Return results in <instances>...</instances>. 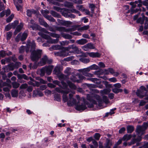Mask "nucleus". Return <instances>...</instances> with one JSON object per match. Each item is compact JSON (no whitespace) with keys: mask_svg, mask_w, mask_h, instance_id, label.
Instances as JSON below:
<instances>
[{"mask_svg":"<svg viewBox=\"0 0 148 148\" xmlns=\"http://www.w3.org/2000/svg\"><path fill=\"white\" fill-rule=\"evenodd\" d=\"M94 97L89 94L87 95V99L89 100L90 102L92 103L91 104L88 103V102L85 101V99H84V103H82L81 105H77L76 106L75 109L77 110H84L87 108L86 105H88V108H92L94 106V104H97L96 102L94 100Z\"/></svg>","mask_w":148,"mask_h":148,"instance_id":"nucleus-1","label":"nucleus"},{"mask_svg":"<svg viewBox=\"0 0 148 148\" xmlns=\"http://www.w3.org/2000/svg\"><path fill=\"white\" fill-rule=\"evenodd\" d=\"M71 91L70 89H68L67 90H65L64 92L63 93V100L64 102L67 101V104L69 106H71L74 105H76L77 102L75 99L72 98L73 94L70 93L69 94V100L67 97V94Z\"/></svg>","mask_w":148,"mask_h":148,"instance_id":"nucleus-2","label":"nucleus"},{"mask_svg":"<svg viewBox=\"0 0 148 148\" xmlns=\"http://www.w3.org/2000/svg\"><path fill=\"white\" fill-rule=\"evenodd\" d=\"M42 50L37 49L32 52L30 57L33 61H37L41 57Z\"/></svg>","mask_w":148,"mask_h":148,"instance_id":"nucleus-3","label":"nucleus"},{"mask_svg":"<svg viewBox=\"0 0 148 148\" xmlns=\"http://www.w3.org/2000/svg\"><path fill=\"white\" fill-rule=\"evenodd\" d=\"M36 44L34 40H32L31 42L29 40L27 41L25 51L28 53L29 51L32 52L35 50Z\"/></svg>","mask_w":148,"mask_h":148,"instance_id":"nucleus-4","label":"nucleus"},{"mask_svg":"<svg viewBox=\"0 0 148 148\" xmlns=\"http://www.w3.org/2000/svg\"><path fill=\"white\" fill-rule=\"evenodd\" d=\"M53 66H45L43 67L40 70V75L44 76L45 73L48 75H50L53 68Z\"/></svg>","mask_w":148,"mask_h":148,"instance_id":"nucleus-5","label":"nucleus"},{"mask_svg":"<svg viewBox=\"0 0 148 148\" xmlns=\"http://www.w3.org/2000/svg\"><path fill=\"white\" fill-rule=\"evenodd\" d=\"M52 62V59H49L47 56L45 55L42 57L40 62H38V64L39 66H42L45 65L46 64H51Z\"/></svg>","mask_w":148,"mask_h":148,"instance_id":"nucleus-6","label":"nucleus"},{"mask_svg":"<svg viewBox=\"0 0 148 148\" xmlns=\"http://www.w3.org/2000/svg\"><path fill=\"white\" fill-rule=\"evenodd\" d=\"M38 34L42 37V38L48 40L47 42L51 43H56L58 42L59 40L56 39H55L51 38L50 36L44 34L42 32H39Z\"/></svg>","mask_w":148,"mask_h":148,"instance_id":"nucleus-7","label":"nucleus"},{"mask_svg":"<svg viewBox=\"0 0 148 148\" xmlns=\"http://www.w3.org/2000/svg\"><path fill=\"white\" fill-rule=\"evenodd\" d=\"M140 89V90H138L136 92V95L140 98H142L144 96L147 95V93L148 91L144 86H141Z\"/></svg>","mask_w":148,"mask_h":148,"instance_id":"nucleus-8","label":"nucleus"},{"mask_svg":"<svg viewBox=\"0 0 148 148\" xmlns=\"http://www.w3.org/2000/svg\"><path fill=\"white\" fill-rule=\"evenodd\" d=\"M65 50L69 51V53L79 54L80 52V50L75 45L69 46L68 47L66 48Z\"/></svg>","mask_w":148,"mask_h":148,"instance_id":"nucleus-9","label":"nucleus"},{"mask_svg":"<svg viewBox=\"0 0 148 148\" xmlns=\"http://www.w3.org/2000/svg\"><path fill=\"white\" fill-rule=\"evenodd\" d=\"M94 97V100L95 98L96 97L97 98V100L99 104V106L100 107L101 106L103 102H105L106 103H109L108 99L107 97L106 96H103V100L100 98V97L98 95H94V96H92Z\"/></svg>","mask_w":148,"mask_h":148,"instance_id":"nucleus-10","label":"nucleus"},{"mask_svg":"<svg viewBox=\"0 0 148 148\" xmlns=\"http://www.w3.org/2000/svg\"><path fill=\"white\" fill-rule=\"evenodd\" d=\"M77 27L76 25L72 26L71 28L66 29L64 27L60 28H58V30L59 32H72L76 30L77 29Z\"/></svg>","mask_w":148,"mask_h":148,"instance_id":"nucleus-11","label":"nucleus"},{"mask_svg":"<svg viewBox=\"0 0 148 148\" xmlns=\"http://www.w3.org/2000/svg\"><path fill=\"white\" fill-rule=\"evenodd\" d=\"M2 82V84H1L0 86H6L7 87H4L3 88V90L5 92H8L9 91L11 87V86L9 84L6 83V82H3L2 81H1Z\"/></svg>","mask_w":148,"mask_h":148,"instance_id":"nucleus-12","label":"nucleus"},{"mask_svg":"<svg viewBox=\"0 0 148 148\" xmlns=\"http://www.w3.org/2000/svg\"><path fill=\"white\" fill-rule=\"evenodd\" d=\"M82 48L85 51H87L89 49H93L94 48L93 45L91 43H88L82 47Z\"/></svg>","mask_w":148,"mask_h":148,"instance_id":"nucleus-13","label":"nucleus"},{"mask_svg":"<svg viewBox=\"0 0 148 148\" xmlns=\"http://www.w3.org/2000/svg\"><path fill=\"white\" fill-rule=\"evenodd\" d=\"M65 49L66 48L64 49V50H62L58 52L55 53L56 55L58 56L64 57L69 56V53H66V50H65Z\"/></svg>","mask_w":148,"mask_h":148,"instance_id":"nucleus-14","label":"nucleus"},{"mask_svg":"<svg viewBox=\"0 0 148 148\" xmlns=\"http://www.w3.org/2000/svg\"><path fill=\"white\" fill-rule=\"evenodd\" d=\"M28 26L29 28H32L33 30H40V26L36 24H33V25L29 24Z\"/></svg>","mask_w":148,"mask_h":148,"instance_id":"nucleus-15","label":"nucleus"},{"mask_svg":"<svg viewBox=\"0 0 148 148\" xmlns=\"http://www.w3.org/2000/svg\"><path fill=\"white\" fill-rule=\"evenodd\" d=\"M87 54L92 58H99L101 56V54L98 52H87Z\"/></svg>","mask_w":148,"mask_h":148,"instance_id":"nucleus-16","label":"nucleus"},{"mask_svg":"<svg viewBox=\"0 0 148 148\" xmlns=\"http://www.w3.org/2000/svg\"><path fill=\"white\" fill-rule=\"evenodd\" d=\"M43 95L42 92L39 90L38 89L33 91V97H36L37 96H39L40 97H42L43 96Z\"/></svg>","mask_w":148,"mask_h":148,"instance_id":"nucleus-17","label":"nucleus"},{"mask_svg":"<svg viewBox=\"0 0 148 148\" xmlns=\"http://www.w3.org/2000/svg\"><path fill=\"white\" fill-rule=\"evenodd\" d=\"M145 131V130L143 128V127L140 125L138 126L136 130V132L138 134H141V135L144 134Z\"/></svg>","mask_w":148,"mask_h":148,"instance_id":"nucleus-18","label":"nucleus"},{"mask_svg":"<svg viewBox=\"0 0 148 148\" xmlns=\"http://www.w3.org/2000/svg\"><path fill=\"white\" fill-rule=\"evenodd\" d=\"M77 71L79 72L82 73L83 75L84 76L86 75V73L90 71L88 67L83 69H80L77 70Z\"/></svg>","mask_w":148,"mask_h":148,"instance_id":"nucleus-19","label":"nucleus"},{"mask_svg":"<svg viewBox=\"0 0 148 148\" xmlns=\"http://www.w3.org/2000/svg\"><path fill=\"white\" fill-rule=\"evenodd\" d=\"M147 17H145V16L143 15L142 17H140L137 19V23H140L141 24H143L144 21H145L146 18Z\"/></svg>","mask_w":148,"mask_h":148,"instance_id":"nucleus-20","label":"nucleus"},{"mask_svg":"<svg viewBox=\"0 0 148 148\" xmlns=\"http://www.w3.org/2000/svg\"><path fill=\"white\" fill-rule=\"evenodd\" d=\"M88 42L87 40L85 39L82 38L80 40H77L76 42L78 44L80 45H84Z\"/></svg>","mask_w":148,"mask_h":148,"instance_id":"nucleus-21","label":"nucleus"},{"mask_svg":"<svg viewBox=\"0 0 148 148\" xmlns=\"http://www.w3.org/2000/svg\"><path fill=\"white\" fill-rule=\"evenodd\" d=\"M23 27V25L22 24H20V25H18L16 27V29H15L14 34V35H16L18 33L20 32L21 30Z\"/></svg>","mask_w":148,"mask_h":148,"instance_id":"nucleus-22","label":"nucleus"},{"mask_svg":"<svg viewBox=\"0 0 148 148\" xmlns=\"http://www.w3.org/2000/svg\"><path fill=\"white\" fill-rule=\"evenodd\" d=\"M70 79L71 80L74 82H76L77 83H79L80 82V80L78 79L76 77V76L74 75L73 73L72 74V76L70 77Z\"/></svg>","mask_w":148,"mask_h":148,"instance_id":"nucleus-23","label":"nucleus"},{"mask_svg":"<svg viewBox=\"0 0 148 148\" xmlns=\"http://www.w3.org/2000/svg\"><path fill=\"white\" fill-rule=\"evenodd\" d=\"M27 14L28 16L30 17L32 16V14H35L36 13V11L34 9L27 10Z\"/></svg>","mask_w":148,"mask_h":148,"instance_id":"nucleus-24","label":"nucleus"},{"mask_svg":"<svg viewBox=\"0 0 148 148\" xmlns=\"http://www.w3.org/2000/svg\"><path fill=\"white\" fill-rule=\"evenodd\" d=\"M112 143L111 141L108 139H107L106 143L105 145V148H111Z\"/></svg>","mask_w":148,"mask_h":148,"instance_id":"nucleus-25","label":"nucleus"},{"mask_svg":"<svg viewBox=\"0 0 148 148\" xmlns=\"http://www.w3.org/2000/svg\"><path fill=\"white\" fill-rule=\"evenodd\" d=\"M28 35L27 31H25L23 34L21 38V40L23 41L25 40L27 38Z\"/></svg>","mask_w":148,"mask_h":148,"instance_id":"nucleus-26","label":"nucleus"},{"mask_svg":"<svg viewBox=\"0 0 148 148\" xmlns=\"http://www.w3.org/2000/svg\"><path fill=\"white\" fill-rule=\"evenodd\" d=\"M18 90L16 89H13L11 91V95L13 97H16L18 96Z\"/></svg>","mask_w":148,"mask_h":148,"instance_id":"nucleus-27","label":"nucleus"},{"mask_svg":"<svg viewBox=\"0 0 148 148\" xmlns=\"http://www.w3.org/2000/svg\"><path fill=\"white\" fill-rule=\"evenodd\" d=\"M67 83L68 85L71 88L74 90L76 89V86L71 82L70 81H68L67 82Z\"/></svg>","mask_w":148,"mask_h":148,"instance_id":"nucleus-28","label":"nucleus"},{"mask_svg":"<svg viewBox=\"0 0 148 148\" xmlns=\"http://www.w3.org/2000/svg\"><path fill=\"white\" fill-rule=\"evenodd\" d=\"M132 136L130 134H126L122 138V140H128L132 137Z\"/></svg>","mask_w":148,"mask_h":148,"instance_id":"nucleus-29","label":"nucleus"},{"mask_svg":"<svg viewBox=\"0 0 148 148\" xmlns=\"http://www.w3.org/2000/svg\"><path fill=\"white\" fill-rule=\"evenodd\" d=\"M53 72L56 75L59 74L60 72V67L59 66H56L54 68Z\"/></svg>","mask_w":148,"mask_h":148,"instance_id":"nucleus-30","label":"nucleus"},{"mask_svg":"<svg viewBox=\"0 0 148 148\" xmlns=\"http://www.w3.org/2000/svg\"><path fill=\"white\" fill-rule=\"evenodd\" d=\"M18 75V78L19 79H21L23 78L27 80H29V77L25 74H20V75Z\"/></svg>","mask_w":148,"mask_h":148,"instance_id":"nucleus-31","label":"nucleus"},{"mask_svg":"<svg viewBox=\"0 0 148 148\" xmlns=\"http://www.w3.org/2000/svg\"><path fill=\"white\" fill-rule=\"evenodd\" d=\"M127 132L128 133H132L134 130V127L131 125L128 126L127 127Z\"/></svg>","mask_w":148,"mask_h":148,"instance_id":"nucleus-32","label":"nucleus"},{"mask_svg":"<svg viewBox=\"0 0 148 148\" xmlns=\"http://www.w3.org/2000/svg\"><path fill=\"white\" fill-rule=\"evenodd\" d=\"M39 21L40 24L43 25L45 27H49V25L47 23L43 20L42 19H40Z\"/></svg>","mask_w":148,"mask_h":148,"instance_id":"nucleus-33","label":"nucleus"},{"mask_svg":"<svg viewBox=\"0 0 148 148\" xmlns=\"http://www.w3.org/2000/svg\"><path fill=\"white\" fill-rule=\"evenodd\" d=\"M61 27H55V28H54L53 27H51V26H49L48 27H49L48 30L50 31L54 32H56V31H58V28H60Z\"/></svg>","mask_w":148,"mask_h":148,"instance_id":"nucleus-34","label":"nucleus"},{"mask_svg":"<svg viewBox=\"0 0 148 148\" xmlns=\"http://www.w3.org/2000/svg\"><path fill=\"white\" fill-rule=\"evenodd\" d=\"M7 67L8 69L10 71H13L15 68L13 63H12V64L7 65Z\"/></svg>","mask_w":148,"mask_h":148,"instance_id":"nucleus-35","label":"nucleus"},{"mask_svg":"<svg viewBox=\"0 0 148 148\" xmlns=\"http://www.w3.org/2000/svg\"><path fill=\"white\" fill-rule=\"evenodd\" d=\"M61 83L62 85V89H65V90H67L68 89H69L68 88V84L64 82V81H62Z\"/></svg>","mask_w":148,"mask_h":148,"instance_id":"nucleus-36","label":"nucleus"},{"mask_svg":"<svg viewBox=\"0 0 148 148\" xmlns=\"http://www.w3.org/2000/svg\"><path fill=\"white\" fill-rule=\"evenodd\" d=\"M51 14L54 17L57 18H60L61 16L58 14L57 13L53 11H51Z\"/></svg>","mask_w":148,"mask_h":148,"instance_id":"nucleus-37","label":"nucleus"},{"mask_svg":"<svg viewBox=\"0 0 148 148\" xmlns=\"http://www.w3.org/2000/svg\"><path fill=\"white\" fill-rule=\"evenodd\" d=\"M62 36L64 38L67 39H71L72 38V36L68 34H63Z\"/></svg>","mask_w":148,"mask_h":148,"instance_id":"nucleus-38","label":"nucleus"},{"mask_svg":"<svg viewBox=\"0 0 148 148\" xmlns=\"http://www.w3.org/2000/svg\"><path fill=\"white\" fill-rule=\"evenodd\" d=\"M88 67L90 71L92 70L97 69L98 68V66L95 64H93Z\"/></svg>","mask_w":148,"mask_h":148,"instance_id":"nucleus-39","label":"nucleus"},{"mask_svg":"<svg viewBox=\"0 0 148 148\" xmlns=\"http://www.w3.org/2000/svg\"><path fill=\"white\" fill-rule=\"evenodd\" d=\"M49 34L51 36L57 38V39H58V38L60 37V35H59L56 34V33H50V34Z\"/></svg>","mask_w":148,"mask_h":148,"instance_id":"nucleus-40","label":"nucleus"},{"mask_svg":"<svg viewBox=\"0 0 148 148\" xmlns=\"http://www.w3.org/2000/svg\"><path fill=\"white\" fill-rule=\"evenodd\" d=\"M18 21L16 20L14 21V23L10 24V25L12 28L14 29L17 25L18 24Z\"/></svg>","mask_w":148,"mask_h":148,"instance_id":"nucleus-41","label":"nucleus"},{"mask_svg":"<svg viewBox=\"0 0 148 148\" xmlns=\"http://www.w3.org/2000/svg\"><path fill=\"white\" fill-rule=\"evenodd\" d=\"M72 23L70 21H65L63 25L66 26L67 27H69L70 25H71Z\"/></svg>","mask_w":148,"mask_h":148,"instance_id":"nucleus-42","label":"nucleus"},{"mask_svg":"<svg viewBox=\"0 0 148 148\" xmlns=\"http://www.w3.org/2000/svg\"><path fill=\"white\" fill-rule=\"evenodd\" d=\"M26 49V47L22 46L19 49V53H23Z\"/></svg>","mask_w":148,"mask_h":148,"instance_id":"nucleus-43","label":"nucleus"},{"mask_svg":"<svg viewBox=\"0 0 148 148\" xmlns=\"http://www.w3.org/2000/svg\"><path fill=\"white\" fill-rule=\"evenodd\" d=\"M15 62V64H14L15 68L17 69L19 67L21 66V64L20 62Z\"/></svg>","mask_w":148,"mask_h":148,"instance_id":"nucleus-44","label":"nucleus"},{"mask_svg":"<svg viewBox=\"0 0 148 148\" xmlns=\"http://www.w3.org/2000/svg\"><path fill=\"white\" fill-rule=\"evenodd\" d=\"M110 89H104L103 90H101V92L102 94H107L109 93L110 92Z\"/></svg>","mask_w":148,"mask_h":148,"instance_id":"nucleus-45","label":"nucleus"},{"mask_svg":"<svg viewBox=\"0 0 148 148\" xmlns=\"http://www.w3.org/2000/svg\"><path fill=\"white\" fill-rule=\"evenodd\" d=\"M89 28V25H84L80 28L79 29L81 30H87Z\"/></svg>","mask_w":148,"mask_h":148,"instance_id":"nucleus-46","label":"nucleus"},{"mask_svg":"<svg viewBox=\"0 0 148 148\" xmlns=\"http://www.w3.org/2000/svg\"><path fill=\"white\" fill-rule=\"evenodd\" d=\"M13 87L14 88H18L20 84L16 82H13L12 83Z\"/></svg>","mask_w":148,"mask_h":148,"instance_id":"nucleus-47","label":"nucleus"},{"mask_svg":"<svg viewBox=\"0 0 148 148\" xmlns=\"http://www.w3.org/2000/svg\"><path fill=\"white\" fill-rule=\"evenodd\" d=\"M52 48L54 50L60 49H62V47L59 45L52 46Z\"/></svg>","mask_w":148,"mask_h":148,"instance_id":"nucleus-48","label":"nucleus"},{"mask_svg":"<svg viewBox=\"0 0 148 148\" xmlns=\"http://www.w3.org/2000/svg\"><path fill=\"white\" fill-rule=\"evenodd\" d=\"M12 35V33L11 32H9L7 33V40H10Z\"/></svg>","mask_w":148,"mask_h":148,"instance_id":"nucleus-49","label":"nucleus"},{"mask_svg":"<svg viewBox=\"0 0 148 148\" xmlns=\"http://www.w3.org/2000/svg\"><path fill=\"white\" fill-rule=\"evenodd\" d=\"M46 18L49 20L53 22H55L56 21L51 16L47 15L46 16Z\"/></svg>","mask_w":148,"mask_h":148,"instance_id":"nucleus-50","label":"nucleus"},{"mask_svg":"<svg viewBox=\"0 0 148 148\" xmlns=\"http://www.w3.org/2000/svg\"><path fill=\"white\" fill-rule=\"evenodd\" d=\"M100 136V135L98 133H95L94 136V138L97 140H99Z\"/></svg>","mask_w":148,"mask_h":148,"instance_id":"nucleus-51","label":"nucleus"},{"mask_svg":"<svg viewBox=\"0 0 148 148\" xmlns=\"http://www.w3.org/2000/svg\"><path fill=\"white\" fill-rule=\"evenodd\" d=\"M55 90L59 93H64L65 91V90H63L61 88L58 87L56 88Z\"/></svg>","mask_w":148,"mask_h":148,"instance_id":"nucleus-52","label":"nucleus"},{"mask_svg":"<svg viewBox=\"0 0 148 148\" xmlns=\"http://www.w3.org/2000/svg\"><path fill=\"white\" fill-rule=\"evenodd\" d=\"M148 28V18H146V21L145 22V26L144 28L145 29H147Z\"/></svg>","mask_w":148,"mask_h":148,"instance_id":"nucleus-53","label":"nucleus"},{"mask_svg":"<svg viewBox=\"0 0 148 148\" xmlns=\"http://www.w3.org/2000/svg\"><path fill=\"white\" fill-rule=\"evenodd\" d=\"M6 55V51L3 50H1L0 51V56L1 57L3 58L5 57Z\"/></svg>","mask_w":148,"mask_h":148,"instance_id":"nucleus-54","label":"nucleus"},{"mask_svg":"<svg viewBox=\"0 0 148 148\" xmlns=\"http://www.w3.org/2000/svg\"><path fill=\"white\" fill-rule=\"evenodd\" d=\"M11 57V60L14 62H16L17 60V58H16L15 54L12 55V56Z\"/></svg>","mask_w":148,"mask_h":148,"instance_id":"nucleus-55","label":"nucleus"},{"mask_svg":"<svg viewBox=\"0 0 148 148\" xmlns=\"http://www.w3.org/2000/svg\"><path fill=\"white\" fill-rule=\"evenodd\" d=\"M74 58V57L73 56H71L64 58V60L66 61H69L73 59Z\"/></svg>","mask_w":148,"mask_h":148,"instance_id":"nucleus-56","label":"nucleus"},{"mask_svg":"<svg viewBox=\"0 0 148 148\" xmlns=\"http://www.w3.org/2000/svg\"><path fill=\"white\" fill-rule=\"evenodd\" d=\"M77 8L78 10L81 11H84V10H85V8L82 5H77Z\"/></svg>","mask_w":148,"mask_h":148,"instance_id":"nucleus-57","label":"nucleus"},{"mask_svg":"<svg viewBox=\"0 0 148 148\" xmlns=\"http://www.w3.org/2000/svg\"><path fill=\"white\" fill-rule=\"evenodd\" d=\"M54 97L56 100L60 101V95L58 94H55L54 95Z\"/></svg>","mask_w":148,"mask_h":148,"instance_id":"nucleus-58","label":"nucleus"},{"mask_svg":"<svg viewBox=\"0 0 148 148\" xmlns=\"http://www.w3.org/2000/svg\"><path fill=\"white\" fill-rule=\"evenodd\" d=\"M143 127V128L145 130L147 129L148 127V123L147 122H145L143 123V125L141 126Z\"/></svg>","mask_w":148,"mask_h":148,"instance_id":"nucleus-59","label":"nucleus"},{"mask_svg":"<svg viewBox=\"0 0 148 148\" xmlns=\"http://www.w3.org/2000/svg\"><path fill=\"white\" fill-rule=\"evenodd\" d=\"M53 9L58 12H61L63 9L56 6H53Z\"/></svg>","mask_w":148,"mask_h":148,"instance_id":"nucleus-60","label":"nucleus"},{"mask_svg":"<svg viewBox=\"0 0 148 148\" xmlns=\"http://www.w3.org/2000/svg\"><path fill=\"white\" fill-rule=\"evenodd\" d=\"M12 27L10 25V23L6 25V26L5 27V30L6 31H8Z\"/></svg>","mask_w":148,"mask_h":148,"instance_id":"nucleus-61","label":"nucleus"},{"mask_svg":"<svg viewBox=\"0 0 148 148\" xmlns=\"http://www.w3.org/2000/svg\"><path fill=\"white\" fill-rule=\"evenodd\" d=\"M82 62L84 63H87L90 62V60L88 58H83L82 60Z\"/></svg>","mask_w":148,"mask_h":148,"instance_id":"nucleus-62","label":"nucleus"},{"mask_svg":"<svg viewBox=\"0 0 148 148\" xmlns=\"http://www.w3.org/2000/svg\"><path fill=\"white\" fill-rule=\"evenodd\" d=\"M28 87V85L27 84H24L21 85L20 88L21 89H25Z\"/></svg>","mask_w":148,"mask_h":148,"instance_id":"nucleus-63","label":"nucleus"},{"mask_svg":"<svg viewBox=\"0 0 148 148\" xmlns=\"http://www.w3.org/2000/svg\"><path fill=\"white\" fill-rule=\"evenodd\" d=\"M91 86L93 88L98 87L100 88H102L103 86L102 85H100L99 86L96 85H91Z\"/></svg>","mask_w":148,"mask_h":148,"instance_id":"nucleus-64","label":"nucleus"}]
</instances>
